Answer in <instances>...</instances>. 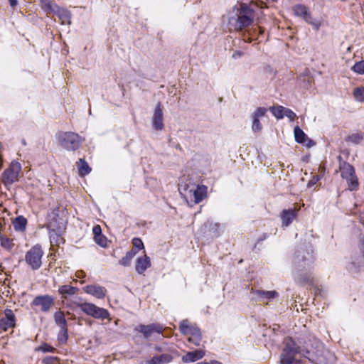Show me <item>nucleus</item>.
I'll return each mask as SVG.
<instances>
[{
    "mask_svg": "<svg viewBox=\"0 0 364 364\" xmlns=\"http://www.w3.org/2000/svg\"><path fill=\"white\" fill-rule=\"evenodd\" d=\"M287 117L290 121H294L296 118V114L290 109L285 108L284 112V117Z\"/></svg>",
    "mask_w": 364,
    "mask_h": 364,
    "instance_id": "49530a36",
    "label": "nucleus"
},
{
    "mask_svg": "<svg viewBox=\"0 0 364 364\" xmlns=\"http://www.w3.org/2000/svg\"><path fill=\"white\" fill-rule=\"evenodd\" d=\"M299 347L296 346L295 341L291 338L284 340V347L280 358V364H299L295 359L297 353H300Z\"/></svg>",
    "mask_w": 364,
    "mask_h": 364,
    "instance_id": "7ed1b4c3",
    "label": "nucleus"
},
{
    "mask_svg": "<svg viewBox=\"0 0 364 364\" xmlns=\"http://www.w3.org/2000/svg\"><path fill=\"white\" fill-rule=\"evenodd\" d=\"M203 364H222L221 362L220 361H218V360H211L210 362H202Z\"/></svg>",
    "mask_w": 364,
    "mask_h": 364,
    "instance_id": "864d4df0",
    "label": "nucleus"
},
{
    "mask_svg": "<svg viewBox=\"0 0 364 364\" xmlns=\"http://www.w3.org/2000/svg\"><path fill=\"white\" fill-rule=\"evenodd\" d=\"M92 232L94 234V237H99V235H102V228L99 225H96L92 228Z\"/></svg>",
    "mask_w": 364,
    "mask_h": 364,
    "instance_id": "de8ad7c7",
    "label": "nucleus"
},
{
    "mask_svg": "<svg viewBox=\"0 0 364 364\" xmlns=\"http://www.w3.org/2000/svg\"><path fill=\"white\" fill-rule=\"evenodd\" d=\"M353 95L356 100L359 102L364 101V87H357L354 89Z\"/></svg>",
    "mask_w": 364,
    "mask_h": 364,
    "instance_id": "58836bf2",
    "label": "nucleus"
},
{
    "mask_svg": "<svg viewBox=\"0 0 364 364\" xmlns=\"http://www.w3.org/2000/svg\"><path fill=\"white\" fill-rule=\"evenodd\" d=\"M304 356H305L306 358H307L310 361L314 362V360H313L312 358H311L310 357H309V356H306V355H304Z\"/></svg>",
    "mask_w": 364,
    "mask_h": 364,
    "instance_id": "6e6d98bb",
    "label": "nucleus"
},
{
    "mask_svg": "<svg viewBox=\"0 0 364 364\" xmlns=\"http://www.w3.org/2000/svg\"><path fill=\"white\" fill-rule=\"evenodd\" d=\"M254 9L246 4L235 6L229 14L228 24L235 31H242L250 26L255 19Z\"/></svg>",
    "mask_w": 364,
    "mask_h": 364,
    "instance_id": "f257e3e1",
    "label": "nucleus"
},
{
    "mask_svg": "<svg viewBox=\"0 0 364 364\" xmlns=\"http://www.w3.org/2000/svg\"><path fill=\"white\" fill-rule=\"evenodd\" d=\"M77 306L85 314L95 318L105 319L109 316L107 309L98 307L92 303H80Z\"/></svg>",
    "mask_w": 364,
    "mask_h": 364,
    "instance_id": "0eeeda50",
    "label": "nucleus"
},
{
    "mask_svg": "<svg viewBox=\"0 0 364 364\" xmlns=\"http://www.w3.org/2000/svg\"><path fill=\"white\" fill-rule=\"evenodd\" d=\"M207 188L205 186H198L194 191H190V193L193 196L194 203H199L206 196Z\"/></svg>",
    "mask_w": 364,
    "mask_h": 364,
    "instance_id": "412c9836",
    "label": "nucleus"
},
{
    "mask_svg": "<svg viewBox=\"0 0 364 364\" xmlns=\"http://www.w3.org/2000/svg\"><path fill=\"white\" fill-rule=\"evenodd\" d=\"M50 242L52 247H60L65 243L63 235L65 232H57L55 231H49Z\"/></svg>",
    "mask_w": 364,
    "mask_h": 364,
    "instance_id": "aec40b11",
    "label": "nucleus"
},
{
    "mask_svg": "<svg viewBox=\"0 0 364 364\" xmlns=\"http://www.w3.org/2000/svg\"><path fill=\"white\" fill-rule=\"evenodd\" d=\"M346 181L350 191H355L358 188L359 183L355 174L352 176L350 178H347Z\"/></svg>",
    "mask_w": 364,
    "mask_h": 364,
    "instance_id": "f704fd0d",
    "label": "nucleus"
},
{
    "mask_svg": "<svg viewBox=\"0 0 364 364\" xmlns=\"http://www.w3.org/2000/svg\"><path fill=\"white\" fill-rule=\"evenodd\" d=\"M252 294L255 295L259 301H265L266 300H270L277 296L278 293L276 291H264V290H255L252 291Z\"/></svg>",
    "mask_w": 364,
    "mask_h": 364,
    "instance_id": "6ab92c4d",
    "label": "nucleus"
},
{
    "mask_svg": "<svg viewBox=\"0 0 364 364\" xmlns=\"http://www.w3.org/2000/svg\"><path fill=\"white\" fill-rule=\"evenodd\" d=\"M13 225L15 230L23 232L26 230L27 219L21 215L18 216L14 219Z\"/></svg>",
    "mask_w": 364,
    "mask_h": 364,
    "instance_id": "bb28decb",
    "label": "nucleus"
},
{
    "mask_svg": "<svg viewBox=\"0 0 364 364\" xmlns=\"http://www.w3.org/2000/svg\"><path fill=\"white\" fill-rule=\"evenodd\" d=\"M84 291L97 299H103L105 296L107 290L105 287L99 285H87L83 288Z\"/></svg>",
    "mask_w": 364,
    "mask_h": 364,
    "instance_id": "4468645a",
    "label": "nucleus"
},
{
    "mask_svg": "<svg viewBox=\"0 0 364 364\" xmlns=\"http://www.w3.org/2000/svg\"><path fill=\"white\" fill-rule=\"evenodd\" d=\"M43 364H59L57 357L47 356L43 360Z\"/></svg>",
    "mask_w": 364,
    "mask_h": 364,
    "instance_id": "a18cd8bd",
    "label": "nucleus"
},
{
    "mask_svg": "<svg viewBox=\"0 0 364 364\" xmlns=\"http://www.w3.org/2000/svg\"><path fill=\"white\" fill-rule=\"evenodd\" d=\"M352 70L358 74L364 75V60L355 63L352 67Z\"/></svg>",
    "mask_w": 364,
    "mask_h": 364,
    "instance_id": "4c0bfd02",
    "label": "nucleus"
},
{
    "mask_svg": "<svg viewBox=\"0 0 364 364\" xmlns=\"http://www.w3.org/2000/svg\"><path fill=\"white\" fill-rule=\"evenodd\" d=\"M163 107L160 102H158L155 107L152 117V125L156 130H163L164 125L163 123Z\"/></svg>",
    "mask_w": 364,
    "mask_h": 364,
    "instance_id": "f8f14e48",
    "label": "nucleus"
},
{
    "mask_svg": "<svg viewBox=\"0 0 364 364\" xmlns=\"http://www.w3.org/2000/svg\"><path fill=\"white\" fill-rule=\"evenodd\" d=\"M9 4L11 7H15L18 4L17 0H9Z\"/></svg>",
    "mask_w": 364,
    "mask_h": 364,
    "instance_id": "603ef678",
    "label": "nucleus"
},
{
    "mask_svg": "<svg viewBox=\"0 0 364 364\" xmlns=\"http://www.w3.org/2000/svg\"><path fill=\"white\" fill-rule=\"evenodd\" d=\"M205 355V351L200 349L190 351L182 357V361L185 363H193L202 359Z\"/></svg>",
    "mask_w": 364,
    "mask_h": 364,
    "instance_id": "f3484780",
    "label": "nucleus"
},
{
    "mask_svg": "<svg viewBox=\"0 0 364 364\" xmlns=\"http://www.w3.org/2000/svg\"><path fill=\"white\" fill-rule=\"evenodd\" d=\"M132 245L134 246L132 249L137 250V252L144 248L142 240L139 237L133 238Z\"/></svg>",
    "mask_w": 364,
    "mask_h": 364,
    "instance_id": "a19ab883",
    "label": "nucleus"
},
{
    "mask_svg": "<svg viewBox=\"0 0 364 364\" xmlns=\"http://www.w3.org/2000/svg\"><path fill=\"white\" fill-rule=\"evenodd\" d=\"M16 318L11 309H6L4 311V316L0 319V328L6 331L15 326Z\"/></svg>",
    "mask_w": 364,
    "mask_h": 364,
    "instance_id": "9b49d317",
    "label": "nucleus"
},
{
    "mask_svg": "<svg viewBox=\"0 0 364 364\" xmlns=\"http://www.w3.org/2000/svg\"><path fill=\"white\" fill-rule=\"evenodd\" d=\"M37 350L42 351L43 353H48V352L54 353L56 350V349L55 348L50 346V345H48L47 343L42 344L37 348Z\"/></svg>",
    "mask_w": 364,
    "mask_h": 364,
    "instance_id": "37998d69",
    "label": "nucleus"
},
{
    "mask_svg": "<svg viewBox=\"0 0 364 364\" xmlns=\"http://www.w3.org/2000/svg\"><path fill=\"white\" fill-rule=\"evenodd\" d=\"M251 41L250 38L248 39L244 38V41L251 42Z\"/></svg>",
    "mask_w": 364,
    "mask_h": 364,
    "instance_id": "4d7b16f0",
    "label": "nucleus"
},
{
    "mask_svg": "<svg viewBox=\"0 0 364 364\" xmlns=\"http://www.w3.org/2000/svg\"><path fill=\"white\" fill-rule=\"evenodd\" d=\"M294 134L295 141L297 143L302 144H305L306 139V135L299 126H296L294 128Z\"/></svg>",
    "mask_w": 364,
    "mask_h": 364,
    "instance_id": "2f4dec72",
    "label": "nucleus"
},
{
    "mask_svg": "<svg viewBox=\"0 0 364 364\" xmlns=\"http://www.w3.org/2000/svg\"><path fill=\"white\" fill-rule=\"evenodd\" d=\"M68 339V327L60 328L58 333V340L60 343H65Z\"/></svg>",
    "mask_w": 364,
    "mask_h": 364,
    "instance_id": "c9c22d12",
    "label": "nucleus"
},
{
    "mask_svg": "<svg viewBox=\"0 0 364 364\" xmlns=\"http://www.w3.org/2000/svg\"><path fill=\"white\" fill-rule=\"evenodd\" d=\"M79 174L82 176L89 174L91 172V168L84 159H80L77 163Z\"/></svg>",
    "mask_w": 364,
    "mask_h": 364,
    "instance_id": "c85d7f7f",
    "label": "nucleus"
},
{
    "mask_svg": "<svg viewBox=\"0 0 364 364\" xmlns=\"http://www.w3.org/2000/svg\"><path fill=\"white\" fill-rule=\"evenodd\" d=\"M137 330L141 333L146 338H148L154 333H157L159 334L161 333L163 328L159 324L151 323L149 325H140Z\"/></svg>",
    "mask_w": 364,
    "mask_h": 364,
    "instance_id": "ddd939ff",
    "label": "nucleus"
},
{
    "mask_svg": "<svg viewBox=\"0 0 364 364\" xmlns=\"http://www.w3.org/2000/svg\"><path fill=\"white\" fill-rule=\"evenodd\" d=\"M66 220L59 215V210L54 209L48 215V222L46 228L49 231L65 232L66 230Z\"/></svg>",
    "mask_w": 364,
    "mask_h": 364,
    "instance_id": "423d86ee",
    "label": "nucleus"
},
{
    "mask_svg": "<svg viewBox=\"0 0 364 364\" xmlns=\"http://www.w3.org/2000/svg\"><path fill=\"white\" fill-rule=\"evenodd\" d=\"M54 321L55 324L59 328H65L68 327V323L65 317V314L61 311H58L55 312L53 315Z\"/></svg>",
    "mask_w": 364,
    "mask_h": 364,
    "instance_id": "cd10ccee",
    "label": "nucleus"
},
{
    "mask_svg": "<svg viewBox=\"0 0 364 364\" xmlns=\"http://www.w3.org/2000/svg\"><path fill=\"white\" fill-rule=\"evenodd\" d=\"M31 304L40 307L42 312L47 313L54 304V298L48 294L38 295L33 299Z\"/></svg>",
    "mask_w": 364,
    "mask_h": 364,
    "instance_id": "1a4fd4ad",
    "label": "nucleus"
},
{
    "mask_svg": "<svg viewBox=\"0 0 364 364\" xmlns=\"http://www.w3.org/2000/svg\"><path fill=\"white\" fill-rule=\"evenodd\" d=\"M293 11L295 16L302 18L303 20L306 18V16L309 13L308 8L302 4H297L293 7Z\"/></svg>",
    "mask_w": 364,
    "mask_h": 364,
    "instance_id": "c756f323",
    "label": "nucleus"
},
{
    "mask_svg": "<svg viewBox=\"0 0 364 364\" xmlns=\"http://www.w3.org/2000/svg\"><path fill=\"white\" fill-rule=\"evenodd\" d=\"M339 169L341 177L346 180L355 174L353 166L345 161L340 163Z\"/></svg>",
    "mask_w": 364,
    "mask_h": 364,
    "instance_id": "a211bd4d",
    "label": "nucleus"
},
{
    "mask_svg": "<svg viewBox=\"0 0 364 364\" xmlns=\"http://www.w3.org/2000/svg\"><path fill=\"white\" fill-rule=\"evenodd\" d=\"M267 112V109L264 107H258L255 112L252 114L251 117L259 119L262 117H264Z\"/></svg>",
    "mask_w": 364,
    "mask_h": 364,
    "instance_id": "79ce46f5",
    "label": "nucleus"
},
{
    "mask_svg": "<svg viewBox=\"0 0 364 364\" xmlns=\"http://www.w3.org/2000/svg\"><path fill=\"white\" fill-rule=\"evenodd\" d=\"M179 329L183 335H191L188 341L196 346H199L201 341V333L196 326L191 325L188 319H184L180 322Z\"/></svg>",
    "mask_w": 364,
    "mask_h": 364,
    "instance_id": "20e7f679",
    "label": "nucleus"
},
{
    "mask_svg": "<svg viewBox=\"0 0 364 364\" xmlns=\"http://www.w3.org/2000/svg\"><path fill=\"white\" fill-rule=\"evenodd\" d=\"M296 217V209L284 210L280 214L282 227H288Z\"/></svg>",
    "mask_w": 364,
    "mask_h": 364,
    "instance_id": "2eb2a0df",
    "label": "nucleus"
},
{
    "mask_svg": "<svg viewBox=\"0 0 364 364\" xmlns=\"http://www.w3.org/2000/svg\"><path fill=\"white\" fill-rule=\"evenodd\" d=\"M21 171V165L16 161H13L9 167L5 169L2 173L1 181L6 186H10L18 181L19 173Z\"/></svg>",
    "mask_w": 364,
    "mask_h": 364,
    "instance_id": "39448f33",
    "label": "nucleus"
},
{
    "mask_svg": "<svg viewBox=\"0 0 364 364\" xmlns=\"http://www.w3.org/2000/svg\"><path fill=\"white\" fill-rule=\"evenodd\" d=\"M151 266L150 258L144 255L142 257H139L137 258L136 261L135 269L136 272L141 274H143L149 267Z\"/></svg>",
    "mask_w": 364,
    "mask_h": 364,
    "instance_id": "dca6fc26",
    "label": "nucleus"
},
{
    "mask_svg": "<svg viewBox=\"0 0 364 364\" xmlns=\"http://www.w3.org/2000/svg\"><path fill=\"white\" fill-rule=\"evenodd\" d=\"M258 29H259V33L262 34L264 32V30L259 26L258 27Z\"/></svg>",
    "mask_w": 364,
    "mask_h": 364,
    "instance_id": "5fc2aeb1",
    "label": "nucleus"
},
{
    "mask_svg": "<svg viewBox=\"0 0 364 364\" xmlns=\"http://www.w3.org/2000/svg\"><path fill=\"white\" fill-rule=\"evenodd\" d=\"M95 242L101 247H106L107 245V238L102 234L99 235V237H94Z\"/></svg>",
    "mask_w": 364,
    "mask_h": 364,
    "instance_id": "c03bdc74",
    "label": "nucleus"
},
{
    "mask_svg": "<svg viewBox=\"0 0 364 364\" xmlns=\"http://www.w3.org/2000/svg\"><path fill=\"white\" fill-rule=\"evenodd\" d=\"M57 139L60 145L68 151L77 149L82 141L81 136L73 132H59Z\"/></svg>",
    "mask_w": 364,
    "mask_h": 364,
    "instance_id": "f03ea898",
    "label": "nucleus"
},
{
    "mask_svg": "<svg viewBox=\"0 0 364 364\" xmlns=\"http://www.w3.org/2000/svg\"><path fill=\"white\" fill-rule=\"evenodd\" d=\"M363 139V136L362 134L355 133V134H352L351 135H349L347 137L346 141H350L354 144H358L362 141Z\"/></svg>",
    "mask_w": 364,
    "mask_h": 364,
    "instance_id": "72a5a7b5",
    "label": "nucleus"
},
{
    "mask_svg": "<svg viewBox=\"0 0 364 364\" xmlns=\"http://www.w3.org/2000/svg\"><path fill=\"white\" fill-rule=\"evenodd\" d=\"M172 359L173 358L170 354H162L151 358L148 361V364H166L170 363Z\"/></svg>",
    "mask_w": 364,
    "mask_h": 364,
    "instance_id": "5701e85b",
    "label": "nucleus"
},
{
    "mask_svg": "<svg viewBox=\"0 0 364 364\" xmlns=\"http://www.w3.org/2000/svg\"><path fill=\"white\" fill-rule=\"evenodd\" d=\"M137 250L134 249H132L130 251L127 252L126 255L123 257L119 261V264L128 267L131 264L132 259L134 258V257L136 255Z\"/></svg>",
    "mask_w": 364,
    "mask_h": 364,
    "instance_id": "7c9ffc66",
    "label": "nucleus"
},
{
    "mask_svg": "<svg viewBox=\"0 0 364 364\" xmlns=\"http://www.w3.org/2000/svg\"><path fill=\"white\" fill-rule=\"evenodd\" d=\"M304 145H305L307 147H311L312 146L314 145V142L311 139H309L306 137V142Z\"/></svg>",
    "mask_w": 364,
    "mask_h": 364,
    "instance_id": "8fccbe9b",
    "label": "nucleus"
},
{
    "mask_svg": "<svg viewBox=\"0 0 364 364\" xmlns=\"http://www.w3.org/2000/svg\"><path fill=\"white\" fill-rule=\"evenodd\" d=\"M304 21L309 25H311L314 29L318 31L323 23V19L320 18H314L309 12Z\"/></svg>",
    "mask_w": 364,
    "mask_h": 364,
    "instance_id": "393cba45",
    "label": "nucleus"
},
{
    "mask_svg": "<svg viewBox=\"0 0 364 364\" xmlns=\"http://www.w3.org/2000/svg\"><path fill=\"white\" fill-rule=\"evenodd\" d=\"M55 14L58 15L63 24H70L71 14L70 11L58 7Z\"/></svg>",
    "mask_w": 364,
    "mask_h": 364,
    "instance_id": "b1692460",
    "label": "nucleus"
},
{
    "mask_svg": "<svg viewBox=\"0 0 364 364\" xmlns=\"http://www.w3.org/2000/svg\"><path fill=\"white\" fill-rule=\"evenodd\" d=\"M313 252L309 250H299L295 255L294 262L299 267H305L309 266L314 261Z\"/></svg>",
    "mask_w": 364,
    "mask_h": 364,
    "instance_id": "9d476101",
    "label": "nucleus"
},
{
    "mask_svg": "<svg viewBox=\"0 0 364 364\" xmlns=\"http://www.w3.org/2000/svg\"><path fill=\"white\" fill-rule=\"evenodd\" d=\"M252 118V129L255 132H257L262 130V126L259 122V119L258 118H255L253 117H251Z\"/></svg>",
    "mask_w": 364,
    "mask_h": 364,
    "instance_id": "ea45409f",
    "label": "nucleus"
},
{
    "mask_svg": "<svg viewBox=\"0 0 364 364\" xmlns=\"http://www.w3.org/2000/svg\"><path fill=\"white\" fill-rule=\"evenodd\" d=\"M43 255V251L41 247L36 245L26 252L25 260L33 270H37L41 267Z\"/></svg>",
    "mask_w": 364,
    "mask_h": 364,
    "instance_id": "6e6552de",
    "label": "nucleus"
},
{
    "mask_svg": "<svg viewBox=\"0 0 364 364\" xmlns=\"http://www.w3.org/2000/svg\"><path fill=\"white\" fill-rule=\"evenodd\" d=\"M299 282H307L309 280V277H301V275H297L296 277Z\"/></svg>",
    "mask_w": 364,
    "mask_h": 364,
    "instance_id": "09e8293b",
    "label": "nucleus"
},
{
    "mask_svg": "<svg viewBox=\"0 0 364 364\" xmlns=\"http://www.w3.org/2000/svg\"><path fill=\"white\" fill-rule=\"evenodd\" d=\"M318 179L319 178H318V176L316 177H314V178L309 182L308 186H311L315 184L318 181Z\"/></svg>",
    "mask_w": 364,
    "mask_h": 364,
    "instance_id": "3c124183",
    "label": "nucleus"
},
{
    "mask_svg": "<svg viewBox=\"0 0 364 364\" xmlns=\"http://www.w3.org/2000/svg\"><path fill=\"white\" fill-rule=\"evenodd\" d=\"M41 8L48 13H55L56 10L59 7L52 0H41Z\"/></svg>",
    "mask_w": 364,
    "mask_h": 364,
    "instance_id": "a878e982",
    "label": "nucleus"
},
{
    "mask_svg": "<svg viewBox=\"0 0 364 364\" xmlns=\"http://www.w3.org/2000/svg\"><path fill=\"white\" fill-rule=\"evenodd\" d=\"M1 246L6 250H10L14 246L12 240L6 237L0 236Z\"/></svg>",
    "mask_w": 364,
    "mask_h": 364,
    "instance_id": "e433bc0d",
    "label": "nucleus"
},
{
    "mask_svg": "<svg viewBox=\"0 0 364 364\" xmlns=\"http://www.w3.org/2000/svg\"><path fill=\"white\" fill-rule=\"evenodd\" d=\"M78 290V288L70 285H63L58 288V292L63 299H67L68 296L75 294Z\"/></svg>",
    "mask_w": 364,
    "mask_h": 364,
    "instance_id": "4be33fe9",
    "label": "nucleus"
},
{
    "mask_svg": "<svg viewBox=\"0 0 364 364\" xmlns=\"http://www.w3.org/2000/svg\"><path fill=\"white\" fill-rule=\"evenodd\" d=\"M270 111L272 114L278 119H282L284 117V112L285 107L282 106H277V107H269Z\"/></svg>",
    "mask_w": 364,
    "mask_h": 364,
    "instance_id": "473e14b6",
    "label": "nucleus"
}]
</instances>
